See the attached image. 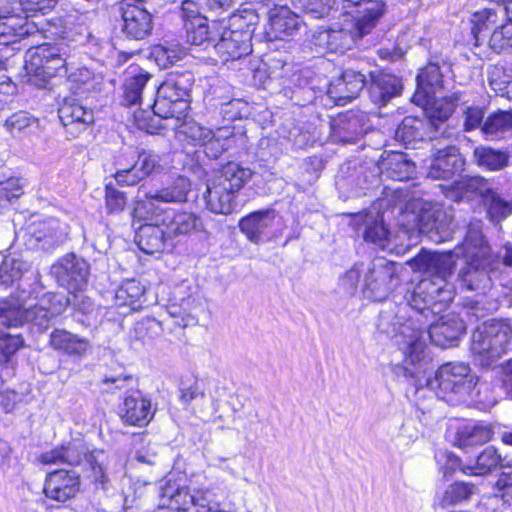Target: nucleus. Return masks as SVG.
Instances as JSON below:
<instances>
[{
    "mask_svg": "<svg viewBox=\"0 0 512 512\" xmlns=\"http://www.w3.org/2000/svg\"><path fill=\"white\" fill-rule=\"evenodd\" d=\"M148 223L142 225L136 234V243L140 250L146 254L162 252L166 242L170 240L167 230L162 225L161 213L156 210L146 211Z\"/></svg>",
    "mask_w": 512,
    "mask_h": 512,
    "instance_id": "nucleus-20",
    "label": "nucleus"
},
{
    "mask_svg": "<svg viewBox=\"0 0 512 512\" xmlns=\"http://www.w3.org/2000/svg\"><path fill=\"white\" fill-rule=\"evenodd\" d=\"M144 291V287L138 280L128 279L117 289L115 299L119 306H130L136 309L135 305L144 295Z\"/></svg>",
    "mask_w": 512,
    "mask_h": 512,
    "instance_id": "nucleus-47",
    "label": "nucleus"
},
{
    "mask_svg": "<svg viewBox=\"0 0 512 512\" xmlns=\"http://www.w3.org/2000/svg\"><path fill=\"white\" fill-rule=\"evenodd\" d=\"M114 179L120 185L134 186L144 179L164 170L161 157L151 150L129 146L123 148L114 159Z\"/></svg>",
    "mask_w": 512,
    "mask_h": 512,
    "instance_id": "nucleus-4",
    "label": "nucleus"
},
{
    "mask_svg": "<svg viewBox=\"0 0 512 512\" xmlns=\"http://www.w3.org/2000/svg\"><path fill=\"white\" fill-rule=\"evenodd\" d=\"M345 5L363 8L365 15L358 20V26L362 31L369 30L375 21L381 19L387 12L384 0H345Z\"/></svg>",
    "mask_w": 512,
    "mask_h": 512,
    "instance_id": "nucleus-41",
    "label": "nucleus"
},
{
    "mask_svg": "<svg viewBox=\"0 0 512 512\" xmlns=\"http://www.w3.org/2000/svg\"><path fill=\"white\" fill-rule=\"evenodd\" d=\"M122 20V31L131 39H145L153 29V16L141 2L125 1Z\"/></svg>",
    "mask_w": 512,
    "mask_h": 512,
    "instance_id": "nucleus-19",
    "label": "nucleus"
},
{
    "mask_svg": "<svg viewBox=\"0 0 512 512\" xmlns=\"http://www.w3.org/2000/svg\"><path fill=\"white\" fill-rule=\"evenodd\" d=\"M24 345L21 335L3 334L0 336V355L6 362Z\"/></svg>",
    "mask_w": 512,
    "mask_h": 512,
    "instance_id": "nucleus-60",
    "label": "nucleus"
},
{
    "mask_svg": "<svg viewBox=\"0 0 512 512\" xmlns=\"http://www.w3.org/2000/svg\"><path fill=\"white\" fill-rule=\"evenodd\" d=\"M22 194V187L18 179L9 178L0 182V204L10 203L13 199L18 198Z\"/></svg>",
    "mask_w": 512,
    "mask_h": 512,
    "instance_id": "nucleus-63",
    "label": "nucleus"
},
{
    "mask_svg": "<svg viewBox=\"0 0 512 512\" xmlns=\"http://www.w3.org/2000/svg\"><path fill=\"white\" fill-rule=\"evenodd\" d=\"M162 499L169 501L168 507H160L156 512H208L210 501L205 492L197 490L191 493L188 487L180 486L168 479L160 486Z\"/></svg>",
    "mask_w": 512,
    "mask_h": 512,
    "instance_id": "nucleus-14",
    "label": "nucleus"
},
{
    "mask_svg": "<svg viewBox=\"0 0 512 512\" xmlns=\"http://www.w3.org/2000/svg\"><path fill=\"white\" fill-rule=\"evenodd\" d=\"M25 294L22 289L17 295L0 299V327H19L25 324Z\"/></svg>",
    "mask_w": 512,
    "mask_h": 512,
    "instance_id": "nucleus-36",
    "label": "nucleus"
},
{
    "mask_svg": "<svg viewBox=\"0 0 512 512\" xmlns=\"http://www.w3.org/2000/svg\"><path fill=\"white\" fill-rule=\"evenodd\" d=\"M448 284L453 291V286L449 282ZM453 297L454 295L452 294V299L449 302L437 305L433 313H427V317L424 315L419 316L417 330L421 331V334L423 333L426 336L425 347L427 346L428 340L441 348L453 346L463 334L465 330L464 323L455 315H445L435 323H428L429 318L434 317L436 313H439L445 308L453 300Z\"/></svg>",
    "mask_w": 512,
    "mask_h": 512,
    "instance_id": "nucleus-11",
    "label": "nucleus"
},
{
    "mask_svg": "<svg viewBox=\"0 0 512 512\" xmlns=\"http://www.w3.org/2000/svg\"><path fill=\"white\" fill-rule=\"evenodd\" d=\"M493 432L490 427L482 424L466 425L457 433L460 447L482 445L491 440Z\"/></svg>",
    "mask_w": 512,
    "mask_h": 512,
    "instance_id": "nucleus-46",
    "label": "nucleus"
},
{
    "mask_svg": "<svg viewBox=\"0 0 512 512\" xmlns=\"http://www.w3.org/2000/svg\"><path fill=\"white\" fill-rule=\"evenodd\" d=\"M69 226L54 217L28 222L20 235L28 249L51 251L68 238Z\"/></svg>",
    "mask_w": 512,
    "mask_h": 512,
    "instance_id": "nucleus-10",
    "label": "nucleus"
},
{
    "mask_svg": "<svg viewBox=\"0 0 512 512\" xmlns=\"http://www.w3.org/2000/svg\"><path fill=\"white\" fill-rule=\"evenodd\" d=\"M389 176L396 180L409 178L414 172V164L402 153H393L385 163Z\"/></svg>",
    "mask_w": 512,
    "mask_h": 512,
    "instance_id": "nucleus-54",
    "label": "nucleus"
},
{
    "mask_svg": "<svg viewBox=\"0 0 512 512\" xmlns=\"http://www.w3.org/2000/svg\"><path fill=\"white\" fill-rule=\"evenodd\" d=\"M251 169L235 162H228L207 180L204 200L209 211L228 215L236 208L239 191L251 179Z\"/></svg>",
    "mask_w": 512,
    "mask_h": 512,
    "instance_id": "nucleus-2",
    "label": "nucleus"
},
{
    "mask_svg": "<svg viewBox=\"0 0 512 512\" xmlns=\"http://www.w3.org/2000/svg\"><path fill=\"white\" fill-rule=\"evenodd\" d=\"M218 41L214 44L222 61L237 60L252 52L253 28L245 24L239 15L232 16L227 25H222Z\"/></svg>",
    "mask_w": 512,
    "mask_h": 512,
    "instance_id": "nucleus-9",
    "label": "nucleus"
},
{
    "mask_svg": "<svg viewBox=\"0 0 512 512\" xmlns=\"http://www.w3.org/2000/svg\"><path fill=\"white\" fill-rule=\"evenodd\" d=\"M357 9V16L354 18V23L351 29H330V52L344 53L354 45H357L359 40L370 34L378 25L380 19H377L369 30L362 31L358 26V20L364 16L365 13L363 12V8Z\"/></svg>",
    "mask_w": 512,
    "mask_h": 512,
    "instance_id": "nucleus-28",
    "label": "nucleus"
},
{
    "mask_svg": "<svg viewBox=\"0 0 512 512\" xmlns=\"http://www.w3.org/2000/svg\"><path fill=\"white\" fill-rule=\"evenodd\" d=\"M149 79L150 74L147 72H139L126 79L123 95L125 104L133 105L140 102L142 91Z\"/></svg>",
    "mask_w": 512,
    "mask_h": 512,
    "instance_id": "nucleus-48",
    "label": "nucleus"
},
{
    "mask_svg": "<svg viewBox=\"0 0 512 512\" xmlns=\"http://www.w3.org/2000/svg\"><path fill=\"white\" fill-rule=\"evenodd\" d=\"M336 0H297L301 9L313 18H323L331 12Z\"/></svg>",
    "mask_w": 512,
    "mask_h": 512,
    "instance_id": "nucleus-59",
    "label": "nucleus"
},
{
    "mask_svg": "<svg viewBox=\"0 0 512 512\" xmlns=\"http://www.w3.org/2000/svg\"><path fill=\"white\" fill-rule=\"evenodd\" d=\"M191 190V182L185 176H177L171 184L155 191L154 193L146 194L147 201L139 202L135 212L137 215H142L145 210L149 213L154 208V201L164 203H183L187 201V195Z\"/></svg>",
    "mask_w": 512,
    "mask_h": 512,
    "instance_id": "nucleus-22",
    "label": "nucleus"
},
{
    "mask_svg": "<svg viewBox=\"0 0 512 512\" xmlns=\"http://www.w3.org/2000/svg\"><path fill=\"white\" fill-rule=\"evenodd\" d=\"M402 82L397 76L383 71L370 73L369 94L372 102L386 105L402 92Z\"/></svg>",
    "mask_w": 512,
    "mask_h": 512,
    "instance_id": "nucleus-27",
    "label": "nucleus"
},
{
    "mask_svg": "<svg viewBox=\"0 0 512 512\" xmlns=\"http://www.w3.org/2000/svg\"><path fill=\"white\" fill-rule=\"evenodd\" d=\"M192 86L190 74L171 75L158 88L153 113L162 119H171V128L180 127L189 109V92Z\"/></svg>",
    "mask_w": 512,
    "mask_h": 512,
    "instance_id": "nucleus-3",
    "label": "nucleus"
},
{
    "mask_svg": "<svg viewBox=\"0 0 512 512\" xmlns=\"http://www.w3.org/2000/svg\"><path fill=\"white\" fill-rule=\"evenodd\" d=\"M512 131V113L499 110L490 114L482 125V133L490 139L502 137Z\"/></svg>",
    "mask_w": 512,
    "mask_h": 512,
    "instance_id": "nucleus-44",
    "label": "nucleus"
},
{
    "mask_svg": "<svg viewBox=\"0 0 512 512\" xmlns=\"http://www.w3.org/2000/svg\"><path fill=\"white\" fill-rule=\"evenodd\" d=\"M80 485L76 471L59 469L47 474L43 491L47 498L64 503L77 495Z\"/></svg>",
    "mask_w": 512,
    "mask_h": 512,
    "instance_id": "nucleus-18",
    "label": "nucleus"
},
{
    "mask_svg": "<svg viewBox=\"0 0 512 512\" xmlns=\"http://www.w3.org/2000/svg\"><path fill=\"white\" fill-rule=\"evenodd\" d=\"M275 217V211L271 209L255 211L242 218L239 227L251 242L259 244L268 236Z\"/></svg>",
    "mask_w": 512,
    "mask_h": 512,
    "instance_id": "nucleus-31",
    "label": "nucleus"
},
{
    "mask_svg": "<svg viewBox=\"0 0 512 512\" xmlns=\"http://www.w3.org/2000/svg\"><path fill=\"white\" fill-rule=\"evenodd\" d=\"M58 117L66 132L73 137H77L94 122L93 111L75 98L64 99L58 108Z\"/></svg>",
    "mask_w": 512,
    "mask_h": 512,
    "instance_id": "nucleus-21",
    "label": "nucleus"
},
{
    "mask_svg": "<svg viewBox=\"0 0 512 512\" xmlns=\"http://www.w3.org/2000/svg\"><path fill=\"white\" fill-rule=\"evenodd\" d=\"M415 220L419 233L435 242L446 241L451 235V220L438 205L425 204Z\"/></svg>",
    "mask_w": 512,
    "mask_h": 512,
    "instance_id": "nucleus-17",
    "label": "nucleus"
},
{
    "mask_svg": "<svg viewBox=\"0 0 512 512\" xmlns=\"http://www.w3.org/2000/svg\"><path fill=\"white\" fill-rule=\"evenodd\" d=\"M179 397L185 408L190 409L195 416L202 420H207L214 414V409H209V405H212L213 401L206 398L204 391L196 382L189 386L182 384Z\"/></svg>",
    "mask_w": 512,
    "mask_h": 512,
    "instance_id": "nucleus-35",
    "label": "nucleus"
},
{
    "mask_svg": "<svg viewBox=\"0 0 512 512\" xmlns=\"http://www.w3.org/2000/svg\"><path fill=\"white\" fill-rule=\"evenodd\" d=\"M29 264L21 259L6 258L0 265V282L9 285L23 277L29 270Z\"/></svg>",
    "mask_w": 512,
    "mask_h": 512,
    "instance_id": "nucleus-52",
    "label": "nucleus"
},
{
    "mask_svg": "<svg viewBox=\"0 0 512 512\" xmlns=\"http://www.w3.org/2000/svg\"><path fill=\"white\" fill-rule=\"evenodd\" d=\"M50 275L69 293H78L82 292L88 284L90 265L75 253H67L52 264Z\"/></svg>",
    "mask_w": 512,
    "mask_h": 512,
    "instance_id": "nucleus-13",
    "label": "nucleus"
},
{
    "mask_svg": "<svg viewBox=\"0 0 512 512\" xmlns=\"http://www.w3.org/2000/svg\"><path fill=\"white\" fill-rule=\"evenodd\" d=\"M484 201L488 206V215L494 222H499L512 214V201L505 200L494 188Z\"/></svg>",
    "mask_w": 512,
    "mask_h": 512,
    "instance_id": "nucleus-49",
    "label": "nucleus"
},
{
    "mask_svg": "<svg viewBox=\"0 0 512 512\" xmlns=\"http://www.w3.org/2000/svg\"><path fill=\"white\" fill-rule=\"evenodd\" d=\"M155 410L151 399L139 390L124 398L120 406V417L125 424L143 427L153 418Z\"/></svg>",
    "mask_w": 512,
    "mask_h": 512,
    "instance_id": "nucleus-23",
    "label": "nucleus"
},
{
    "mask_svg": "<svg viewBox=\"0 0 512 512\" xmlns=\"http://www.w3.org/2000/svg\"><path fill=\"white\" fill-rule=\"evenodd\" d=\"M399 284L397 265L383 258L372 262L364 278V292L374 301L384 300Z\"/></svg>",
    "mask_w": 512,
    "mask_h": 512,
    "instance_id": "nucleus-15",
    "label": "nucleus"
},
{
    "mask_svg": "<svg viewBox=\"0 0 512 512\" xmlns=\"http://www.w3.org/2000/svg\"><path fill=\"white\" fill-rule=\"evenodd\" d=\"M38 119L26 111H18L11 114L5 120V128L12 134L27 133L32 128L38 127Z\"/></svg>",
    "mask_w": 512,
    "mask_h": 512,
    "instance_id": "nucleus-53",
    "label": "nucleus"
},
{
    "mask_svg": "<svg viewBox=\"0 0 512 512\" xmlns=\"http://www.w3.org/2000/svg\"><path fill=\"white\" fill-rule=\"evenodd\" d=\"M106 208L110 213L120 212L125 208L126 196L111 185L106 186Z\"/></svg>",
    "mask_w": 512,
    "mask_h": 512,
    "instance_id": "nucleus-62",
    "label": "nucleus"
},
{
    "mask_svg": "<svg viewBox=\"0 0 512 512\" xmlns=\"http://www.w3.org/2000/svg\"><path fill=\"white\" fill-rule=\"evenodd\" d=\"M409 266L427 277L421 279L407 296V303L398 307L397 313L390 310L379 314L377 329L394 340L411 364L424 358L425 335L417 330L419 316L433 313L437 305L452 299V290L446 282L453 269L449 256L418 254L408 261Z\"/></svg>",
    "mask_w": 512,
    "mask_h": 512,
    "instance_id": "nucleus-1",
    "label": "nucleus"
},
{
    "mask_svg": "<svg viewBox=\"0 0 512 512\" xmlns=\"http://www.w3.org/2000/svg\"><path fill=\"white\" fill-rule=\"evenodd\" d=\"M87 457V449L81 443L69 442L43 452L39 461L44 465H78Z\"/></svg>",
    "mask_w": 512,
    "mask_h": 512,
    "instance_id": "nucleus-33",
    "label": "nucleus"
},
{
    "mask_svg": "<svg viewBox=\"0 0 512 512\" xmlns=\"http://www.w3.org/2000/svg\"><path fill=\"white\" fill-rule=\"evenodd\" d=\"M27 81L38 88L46 87L50 78L67 73L66 59L60 49L40 45L26 52L24 65Z\"/></svg>",
    "mask_w": 512,
    "mask_h": 512,
    "instance_id": "nucleus-7",
    "label": "nucleus"
},
{
    "mask_svg": "<svg viewBox=\"0 0 512 512\" xmlns=\"http://www.w3.org/2000/svg\"><path fill=\"white\" fill-rule=\"evenodd\" d=\"M473 162L480 168L499 171L509 163V155L488 146H477L473 151Z\"/></svg>",
    "mask_w": 512,
    "mask_h": 512,
    "instance_id": "nucleus-42",
    "label": "nucleus"
},
{
    "mask_svg": "<svg viewBox=\"0 0 512 512\" xmlns=\"http://www.w3.org/2000/svg\"><path fill=\"white\" fill-rule=\"evenodd\" d=\"M19 10H16L15 13L6 14V18L9 21V25L13 27L14 32L16 33V38L21 41L22 39L34 36L39 32L37 25L28 20V17H22L18 14Z\"/></svg>",
    "mask_w": 512,
    "mask_h": 512,
    "instance_id": "nucleus-56",
    "label": "nucleus"
},
{
    "mask_svg": "<svg viewBox=\"0 0 512 512\" xmlns=\"http://www.w3.org/2000/svg\"><path fill=\"white\" fill-rule=\"evenodd\" d=\"M365 85L366 78L362 73L347 69L330 84L328 94L336 99L338 104H345L346 101L355 99Z\"/></svg>",
    "mask_w": 512,
    "mask_h": 512,
    "instance_id": "nucleus-26",
    "label": "nucleus"
},
{
    "mask_svg": "<svg viewBox=\"0 0 512 512\" xmlns=\"http://www.w3.org/2000/svg\"><path fill=\"white\" fill-rule=\"evenodd\" d=\"M21 10L17 3H10L9 0H0V44L8 45L10 43L19 42L13 27L9 25L6 14L15 13Z\"/></svg>",
    "mask_w": 512,
    "mask_h": 512,
    "instance_id": "nucleus-51",
    "label": "nucleus"
},
{
    "mask_svg": "<svg viewBox=\"0 0 512 512\" xmlns=\"http://www.w3.org/2000/svg\"><path fill=\"white\" fill-rule=\"evenodd\" d=\"M462 112V125L466 132L480 129L482 131V125L485 122V111L483 107L477 105H464L461 108Z\"/></svg>",
    "mask_w": 512,
    "mask_h": 512,
    "instance_id": "nucleus-55",
    "label": "nucleus"
},
{
    "mask_svg": "<svg viewBox=\"0 0 512 512\" xmlns=\"http://www.w3.org/2000/svg\"><path fill=\"white\" fill-rule=\"evenodd\" d=\"M160 213L162 225L166 228L170 239L188 235L202 228L200 217L193 212L168 210Z\"/></svg>",
    "mask_w": 512,
    "mask_h": 512,
    "instance_id": "nucleus-29",
    "label": "nucleus"
},
{
    "mask_svg": "<svg viewBox=\"0 0 512 512\" xmlns=\"http://www.w3.org/2000/svg\"><path fill=\"white\" fill-rule=\"evenodd\" d=\"M477 381L468 364L448 362L437 369L429 385L440 399L455 405L466 400Z\"/></svg>",
    "mask_w": 512,
    "mask_h": 512,
    "instance_id": "nucleus-5",
    "label": "nucleus"
},
{
    "mask_svg": "<svg viewBox=\"0 0 512 512\" xmlns=\"http://www.w3.org/2000/svg\"><path fill=\"white\" fill-rule=\"evenodd\" d=\"M487 81L497 95L512 99V64L492 66Z\"/></svg>",
    "mask_w": 512,
    "mask_h": 512,
    "instance_id": "nucleus-43",
    "label": "nucleus"
},
{
    "mask_svg": "<svg viewBox=\"0 0 512 512\" xmlns=\"http://www.w3.org/2000/svg\"><path fill=\"white\" fill-rule=\"evenodd\" d=\"M511 27H508V24L501 25L499 28L495 26L494 29L490 32L489 36V46L496 52H501L502 50L509 48L508 45V34L511 31Z\"/></svg>",
    "mask_w": 512,
    "mask_h": 512,
    "instance_id": "nucleus-61",
    "label": "nucleus"
},
{
    "mask_svg": "<svg viewBox=\"0 0 512 512\" xmlns=\"http://www.w3.org/2000/svg\"><path fill=\"white\" fill-rule=\"evenodd\" d=\"M202 147L209 158L216 159L227 149V139L213 132Z\"/></svg>",
    "mask_w": 512,
    "mask_h": 512,
    "instance_id": "nucleus-64",
    "label": "nucleus"
},
{
    "mask_svg": "<svg viewBox=\"0 0 512 512\" xmlns=\"http://www.w3.org/2000/svg\"><path fill=\"white\" fill-rule=\"evenodd\" d=\"M464 266L458 272V283L462 290L485 295L492 287L491 271L494 269L495 257L482 250L479 257H464Z\"/></svg>",
    "mask_w": 512,
    "mask_h": 512,
    "instance_id": "nucleus-12",
    "label": "nucleus"
},
{
    "mask_svg": "<svg viewBox=\"0 0 512 512\" xmlns=\"http://www.w3.org/2000/svg\"><path fill=\"white\" fill-rule=\"evenodd\" d=\"M475 491V486L464 482H455L447 487L445 490L440 505L446 508L451 505L458 504L462 501L468 500Z\"/></svg>",
    "mask_w": 512,
    "mask_h": 512,
    "instance_id": "nucleus-50",
    "label": "nucleus"
},
{
    "mask_svg": "<svg viewBox=\"0 0 512 512\" xmlns=\"http://www.w3.org/2000/svg\"><path fill=\"white\" fill-rule=\"evenodd\" d=\"M270 35L276 39H283L294 35L300 28V19L287 5L275 4L268 8Z\"/></svg>",
    "mask_w": 512,
    "mask_h": 512,
    "instance_id": "nucleus-30",
    "label": "nucleus"
},
{
    "mask_svg": "<svg viewBox=\"0 0 512 512\" xmlns=\"http://www.w3.org/2000/svg\"><path fill=\"white\" fill-rule=\"evenodd\" d=\"M493 496L512 508V471L502 472L493 485Z\"/></svg>",
    "mask_w": 512,
    "mask_h": 512,
    "instance_id": "nucleus-58",
    "label": "nucleus"
},
{
    "mask_svg": "<svg viewBox=\"0 0 512 512\" xmlns=\"http://www.w3.org/2000/svg\"><path fill=\"white\" fill-rule=\"evenodd\" d=\"M512 327L501 321L485 322L472 335L471 351L482 367H492L507 353Z\"/></svg>",
    "mask_w": 512,
    "mask_h": 512,
    "instance_id": "nucleus-6",
    "label": "nucleus"
},
{
    "mask_svg": "<svg viewBox=\"0 0 512 512\" xmlns=\"http://www.w3.org/2000/svg\"><path fill=\"white\" fill-rule=\"evenodd\" d=\"M51 346L69 356L83 357L90 347L89 341L66 330L56 329L50 335Z\"/></svg>",
    "mask_w": 512,
    "mask_h": 512,
    "instance_id": "nucleus-39",
    "label": "nucleus"
},
{
    "mask_svg": "<svg viewBox=\"0 0 512 512\" xmlns=\"http://www.w3.org/2000/svg\"><path fill=\"white\" fill-rule=\"evenodd\" d=\"M417 91L414 100L418 104H426L434 94L442 88V75L436 64H429L417 78Z\"/></svg>",
    "mask_w": 512,
    "mask_h": 512,
    "instance_id": "nucleus-38",
    "label": "nucleus"
},
{
    "mask_svg": "<svg viewBox=\"0 0 512 512\" xmlns=\"http://www.w3.org/2000/svg\"><path fill=\"white\" fill-rule=\"evenodd\" d=\"M187 41L192 45H202L210 41L206 18H197L196 22L184 23Z\"/></svg>",
    "mask_w": 512,
    "mask_h": 512,
    "instance_id": "nucleus-57",
    "label": "nucleus"
},
{
    "mask_svg": "<svg viewBox=\"0 0 512 512\" xmlns=\"http://www.w3.org/2000/svg\"><path fill=\"white\" fill-rule=\"evenodd\" d=\"M492 189L493 183L489 179L482 176H465L453 183L450 196L455 201L478 196L484 200Z\"/></svg>",
    "mask_w": 512,
    "mask_h": 512,
    "instance_id": "nucleus-34",
    "label": "nucleus"
},
{
    "mask_svg": "<svg viewBox=\"0 0 512 512\" xmlns=\"http://www.w3.org/2000/svg\"><path fill=\"white\" fill-rule=\"evenodd\" d=\"M362 117L355 112L339 115L331 122V136L341 143H353L364 132Z\"/></svg>",
    "mask_w": 512,
    "mask_h": 512,
    "instance_id": "nucleus-32",
    "label": "nucleus"
},
{
    "mask_svg": "<svg viewBox=\"0 0 512 512\" xmlns=\"http://www.w3.org/2000/svg\"><path fill=\"white\" fill-rule=\"evenodd\" d=\"M70 303V300L61 294L48 293L39 298L38 302L32 304L25 294V323L44 331L50 326L52 318L61 314Z\"/></svg>",
    "mask_w": 512,
    "mask_h": 512,
    "instance_id": "nucleus-16",
    "label": "nucleus"
},
{
    "mask_svg": "<svg viewBox=\"0 0 512 512\" xmlns=\"http://www.w3.org/2000/svg\"><path fill=\"white\" fill-rule=\"evenodd\" d=\"M482 250H486L487 254H492L490 247L485 242L482 231H481V225L479 223H470L464 238V241L455 247L453 251H449L446 253H436V252H420L419 254H430V255H446L449 256L452 263H453V269L451 273L447 276L446 282L448 283V279L452 277L456 262L454 260V256L458 257H479V254Z\"/></svg>",
    "mask_w": 512,
    "mask_h": 512,
    "instance_id": "nucleus-24",
    "label": "nucleus"
},
{
    "mask_svg": "<svg viewBox=\"0 0 512 512\" xmlns=\"http://www.w3.org/2000/svg\"><path fill=\"white\" fill-rule=\"evenodd\" d=\"M497 12L491 9H485L473 14L471 18V34L475 39V45L484 41L492 29L497 25Z\"/></svg>",
    "mask_w": 512,
    "mask_h": 512,
    "instance_id": "nucleus-45",
    "label": "nucleus"
},
{
    "mask_svg": "<svg viewBox=\"0 0 512 512\" xmlns=\"http://www.w3.org/2000/svg\"><path fill=\"white\" fill-rule=\"evenodd\" d=\"M363 237L381 249H384L389 241L390 232L387 229L383 215L379 212H368L363 216Z\"/></svg>",
    "mask_w": 512,
    "mask_h": 512,
    "instance_id": "nucleus-40",
    "label": "nucleus"
},
{
    "mask_svg": "<svg viewBox=\"0 0 512 512\" xmlns=\"http://www.w3.org/2000/svg\"><path fill=\"white\" fill-rule=\"evenodd\" d=\"M465 159L455 146L439 149L432 160L427 176L435 180H447L464 170Z\"/></svg>",
    "mask_w": 512,
    "mask_h": 512,
    "instance_id": "nucleus-25",
    "label": "nucleus"
},
{
    "mask_svg": "<svg viewBox=\"0 0 512 512\" xmlns=\"http://www.w3.org/2000/svg\"><path fill=\"white\" fill-rule=\"evenodd\" d=\"M506 466H508L506 457H502L495 447L488 446L476 457L475 461L462 464L460 469L467 475L483 476L497 468Z\"/></svg>",
    "mask_w": 512,
    "mask_h": 512,
    "instance_id": "nucleus-37",
    "label": "nucleus"
},
{
    "mask_svg": "<svg viewBox=\"0 0 512 512\" xmlns=\"http://www.w3.org/2000/svg\"><path fill=\"white\" fill-rule=\"evenodd\" d=\"M454 110L452 103H435L428 118L405 117L395 132V138L405 145L416 141L432 140L437 137L441 126L451 116Z\"/></svg>",
    "mask_w": 512,
    "mask_h": 512,
    "instance_id": "nucleus-8",
    "label": "nucleus"
}]
</instances>
